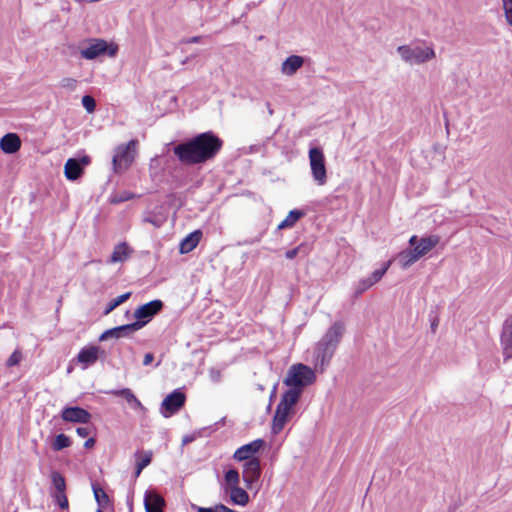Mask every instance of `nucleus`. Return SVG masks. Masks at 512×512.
<instances>
[{"label": "nucleus", "instance_id": "f257e3e1", "mask_svg": "<svg viewBox=\"0 0 512 512\" xmlns=\"http://www.w3.org/2000/svg\"><path fill=\"white\" fill-rule=\"evenodd\" d=\"M221 147V139L212 132H205L186 143L175 146L174 154L183 163L198 164L213 158Z\"/></svg>", "mask_w": 512, "mask_h": 512}, {"label": "nucleus", "instance_id": "f03ea898", "mask_svg": "<svg viewBox=\"0 0 512 512\" xmlns=\"http://www.w3.org/2000/svg\"><path fill=\"white\" fill-rule=\"evenodd\" d=\"M299 398L300 393L298 390H288L283 394L273 417L272 431L274 434L280 433L291 419L293 408Z\"/></svg>", "mask_w": 512, "mask_h": 512}, {"label": "nucleus", "instance_id": "7ed1b4c3", "mask_svg": "<svg viewBox=\"0 0 512 512\" xmlns=\"http://www.w3.org/2000/svg\"><path fill=\"white\" fill-rule=\"evenodd\" d=\"M400 58L409 65H422L436 58L433 45H401L396 49Z\"/></svg>", "mask_w": 512, "mask_h": 512}, {"label": "nucleus", "instance_id": "20e7f679", "mask_svg": "<svg viewBox=\"0 0 512 512\" xmlns=\"http://www.w3.org/2000/svg\"><path fill=\"white\" fill-rule=\"evenodd\" d=\"M316 380V374L314 370L304 364L292 365L284 380V383L290 387L289 390H298L302 393L304 387L311 385Z\"/></svg>", "mask_w": 512, "mask_h": 512}, {"label": "nucleus", "instance_id": "39448f33", "mask_svg": "<svg viewBox=\"0 0 512 512\" xmlns=\"http://www.w3.org/2000/svg\"><path fill=\"white\" fill-rule=\"evenodd\" d=\"M309 165L313 180L323 186L327 182V170L325 164V156L321 148L312 147L308 152Z\"/></svg>", "mask_w": 512, "mask_h": 512}, {"label": "nucleus", "instance_id": "423d86ee", "mask_svg": "<svg viewBox=\"0 0 512 512\" xmlns=\"http://www.w3.org/2000/svg\"><path fill=\"white\" fill-rule=\"evenodd\" d=\"M136 140H130L125 145H120L115 149L113 156V168L115 172L126 170L134 161L136 156Z\"/></svg>", "mask_w": 512, "mask_h": 512}, {"label": "nucleus", "instance_id": "0eeeda50", "mask_svg": "<svg viewBox=\"0 0 512 512\" xmlns=\"http://www.w3.org/2000/svg\"><path fill=\"white\" fill-rule=\"evenodd\" d=\"M185 394L180 390L176 389L169 395H167L161 404V413L164 417H170L174 413L178 412L185 403Z\"/></svg>", "mask_w": 512, "mask_h": 512}, {"label": "nucleus", "instance_id": "6e6552de", "mask_svg": "<svg viewBox=\"0 0 512 512\" xmlns=\"http://www.w3.org/2000/svg\"><path fill=\"white\" fill-rule=\"evenodd\" d=\"M440 241L439 236L430 235L427 237H422L420 239L417 236L413 235L409 239L410 246L414 249L419 258H422L426 254H428L434 247L438 245Z\"/></svg>", "mask_w": 512, "mask_h": 512}, {"label": "nucleus", "instance_id": "1a4fd4ad", "mask_svg": "<svg viewBox=\"0 0 512 512\" xmlns=\"http://www.w3.org/2000/svg\"><path fill=\"white\" fill-rule=\"evenodd\" d=\"M163 303L160 300H153L138 307L134 312L136 322L146 325L151 318L162 309Z\"/></svg>", "mask_w": 512, "mask_h": 512}, {"label": "nucleus", "instance_id": "9d476101", "mask_svg": "<svg viewBox=\"0 0 512 512\" xmlns=\"http://www.w3.org/2000/svg\"><path fill=\"white\" fill-rule=\"evenodd\" d=\"M143 326H144V323L134 322V323L127 324V325L114 327L112 329H109V330H106L105 332H103L100 335L99 340L105 341L110 337H114V338L125 337V336H128V335L138 331Z\"/></svg>", "mask_w": 512, "mask_h": 512}, {"label": "nucleus", "instance_id": "9b49d317", "mask_svg": "<svg viewBox=\"0 0 512 512\" xmlns=\"http://www.w3.org/2000/svg\"><path fill=\"white\" fill-rule=\"evenodd\" d=\"M264 441L262 439H256L248 444H245L238 448L233 457L237 461H249L254 459L255 455L259 452V450L263 447Z\"/></svg>", "mask_w": 512, "mask_h": 512}, {"label": "nucleus", "instance_id": "f8f14e48", "mask_svg": "<svg viewBox=\"0 0 512 512\" xmlns=\"http://www.w3.org/2000/svg\"><path fill=\"white\" fill-rule=\"evenodd\" d=\"M335 350L336 347L326 342L324 339H321L315 350V365L320 366L323 370L324 367L329 363Z\"/></svg>", "mask_w": 512, "mask_h": 512}, {"label": "nucleus", "instance_id": "ddd939ff", "mask_svg": "<svg viewBox=\"0 0 512 512\" xmlns=\"http://www.w3.org/2000/svg\"><path fill=\"white\" fill-rule=\"evenodd\" d=\"M261 474L260 461L258 458L251 459L244 464L243 480L247 488H251L257 482Z\"/></svg>", "mask_w": 512, "mask_h": 512}, {"label": "nucleus", "instance_id": "4468645a", "mask_svg": "<svg viewBox=\"0 0 512 512\" xmlns=\"http://www.w3.org/2000/svg\"><path fill=\"white\" fill-rule=\"evenodd\" d=\"M62 419L67 422L88 423L91 415L81 407H67L62 411Z\"/></svg>", "mask_w": 512, "mask_h": 512}, {"label": "nucleus", "instance_id": "2eb2a0df", "mask_svg": "<svg viewBox=\"0 0 512 512\" xmlns=\"http://www.w3.org/2000/svg\"><path fill=\"white\" fill-rule=\"evenodd\" d=\"M101 349L98 346H87L80 350L77 355V361L82 364L83 369L93 365L98 360Z\"/></svg>", "mask_w": 512, "mask_h": 512}, {"label": "nucleus", "instance_id": "dca6fc26", "mask_svg": "<svg viewBox=\"0 0 512 512\" xmlns=\"http://www.w3.org/2000/svg\"><path fill=\"white\" fill-rule=\"evenodd\" d=\"M501 345L505 360L512 357V317L507 319L501 334Z\"/></svg>", "mask_w": 512, "mask_h": 512}, {"label": "nucleus", "instance_id": "f3484780", "mask_svg": "<svg viewBox=\"0 0 512 512\" xmlns=\"http://www.w3.org/2000/svg\"><path fill=\"white\" fill-rule=\"evenodd\" d=\"M21 148V139L16 133H7L0 139V149L6 154H14Z\"/></svg>", "mask_w": 512, "mask_h": 512}, {"label": "nucleus", "instance_id": "a211bd4d", "mask_svg": "<svg viewBox=\"0 0 512 512\" xmlns=\"http://www.w3.org/2000/svg\"><path fill=\"white\" fill-rule=\"evenodd\" d=\"M144 505L146 512H163L164 499L154 491H146Z\"/></svg>", "mask_w": 512, "mask_h": 512}, {"label": "nucleus", "instance_id": "6ab92c4d", "mask_svg": "<svg viewBox=\"0 0 512 512\" xmlns=\"http://www.w3.org/2000/svg\"><path fill=\"white\" fill-rule=\"evenodd\" d=\"M304 64V58L299 55L287 57L281 64V72L286 76H293Z\"/></svg>", "mask_w": 512, "mask_h": 512}, {"label": "nucleus", "instance_id": "aec40b11", "mask_svg": "<svg viewBox=\"0 0 512 512\" xmlns=\"http://www.w3.org/2000/svg\"><path fill=\"white\" fill-rule=\"evenodd\" d=\"M224 494L229 497V500L234 505L245 506L249 502L248 493L240 486L230 487L223 490Z\"/></svg>", "mask_w": 512, "mask_h": 512}, {"label": "nucleus", "instance_id": "412c9836", "mask_svg": "<svg viewBox=\"0 0 512 512\" xmlns=\"http://www.w3.org/2000/svg\"><path fill=\"white\" fill-rule=\"evenodd\" d=\"M107 51V43L104 40H95L87 48L81 50V56L87 60H92L104 54Z\"/></svg>", "mask_w": 512, "mask_h": 512}, {"label": "nucleus", "instance_id": "4be33fe9", "mask_svg": "<svg viewBox=\"0 0 512 512\" xmlns=\"http://www.w3.org/2000/svg\"><path fill=\"white\" fill-rule=\"evenodd\" d=\"M344 332V325L340 322L334 323L322 337L326 342L337 348Z\"/></svg>", "mask_w": 512, "mask_h": 512}, {"label": "nucleus", "instance_id": "5701e85b", "mask_svg": "<svg viewBox=\"0 0 512 512\" xmlns=\"http://www.w3.org/2000/svg\"><path fill=\"white\" fill-rule=\"evenodd\" d=\"M110 393L114 396L123 397L133 410H143L144 409L142 403L137 399L135 394L129 388H123L120 390H112V391H110Z\"/></svg>", "mask_w": 512, "mask_h": 512}, {"label": "nucleus", "instance_id": "b1692460", "mask_svg": "<svg viewBox=\"0 0 512 512\" xmlns=\"http://www.w3.org/2000/svg\"><path fill=\"white\" fill-rule=\"evenodd\" d=\"M202 233L196 230L187 235L180 243V253L186 254L192 251L199 243Z\"/></svg>", "mask_w": 512, "mask_h": 512}, {"label": "nucleus", "instance_id": "393cba45", "mask_svg": "<svg viewBox=\"0 0 512 512\" xmlns=\"http://www.w3.org/2000/svg\"><path fill=\"white\" fill-rule=\"evenodd\" d=\"M420 258L416 254L413 248L411 249H405L398 253L396 256V260L398 261L400 267L402 269H407L410 266H412L414 263H416Z\"/></svg>", "mask_w": 512, "mask_h": 512}, {"label": "nucleus", "instance_id": "a878e982", "mask_svg": "<svg viewBox=\"0 0 512 512\" xmlns=\"http://www.w3.org/2000/svg\"><path fill=\"white\" fill-rule=\"evenodd\" d=\"M64 173L67 179L76 180L83 173V168L76 159H68L64 166Z\"/></svg>", "mask_w": 512, "mask_h": 512}, {"label": "nucleus", "instance_id": "bb28decb", "mask_svg": "<svg viewBox=\"0 0 512 512\" xmlns=\"http://www.w3.org/2000/svg\"><path fill=\"white\" fill-rule=\"evenodd\" d=\"M131 253L126 243H121L115 246L114 251L110 257V263H117L125 261Z\"/></svg>", "mask_w": 512, "mask_h": 512}, {"label": "nucleus", "instance_id": "cd10ccee", "mask_svg": "<svg viewBox=\"0 0 512 512\" xmlns=\"http://www.w3.org/2000/svg\"><path fill=\"white\" fill-rule=\"evenodd\" d=\"M240 475L236 469H230L225 473L224 483L222 484V490H226L230 487L239 486Z\"/></svg>", "mask_w": 512, "mask_h": 512}, {"label": "nucleus", "instance_id": "c85d7f7f", "mask_svg": "<svg viewBox=\"0 0 512 512\" xmlns=\"http://www.w3.org/2000/svg\"><path fill=\"white\" fill-rule=\"evenodd\" d=\"M303 216V212L298 210H292L286 216V218L278 225V229H284L287 227H292L301 217Z\"/></svg>", "mask_w": 512, "mask_h": 512}, {"label": "nucleus", "instance_id": "c756f323", "mask_svg": "<svg viewBox=\"0 0 512 512\" xmlns=\"http://www.w3.org/2000/svg\"><path fill=\"white\" fill-rule=\"evenodd\" d=\"M131 296V292H127V293H124L122 295H119L118 297H116L115 299H112L105 311H104V315H108L109 313H111L115 308H117L119 305H121L122 303H124L125 301H127Z\"/></svg>", "mask_w": 512, "mask_h": 512}, {"label": "nucleus", "instance_id": "7c9ffc66", "mask_svg": "<svg viewBox=\"0 0 512 512\" xmlns=\"http://www.w3.org/2000/svg\"><path fill=\"white\" fill-rule=\"evenodd\" d=\"M71 445V441L69 439L68 436H66L65 434H59L55 437L53 443H52V448L55 450V451H60L64 448H67Z\"/></svg>", "mask_w": 512, "mask_h": 512}, {"label": "nucleus", "instance_id": "2f4dec72", "mask_svg": "<svg viewBox=\"0 0 512 512\" xmlns=\"http://www.w3.org/2000/svg\"><path fill=\"white\" fill-rule=\"evenodd\" d=\"M392 263V260H389L388 262L384 263L383 267L381 269L375 270L367 279L371 282L372 285L376 284L381 280V278L384 276V274L389 269L390 265Z\"/></svg>", "mask_w": 512, "mask_h": 512}, {"label": "nucleus", "instance_id": "473e14b6", "mask_svg": "<svg viewBox=\"0 0 512 512\" xmlns=\"http://www.w3.org/2000/svg\"><path fill=\"white\" fill-rule=\"evenodd\" d=\"M52 483L56 489V493L65 492L66 483L64 477L59 472H52L51 474Z\"/></svg>", "mask_w": 512, "mask_h": 512}, {"label": "nucleus", "instance_id": "72a5a7b5", "mask_svg": "<svg viewBox=\"0 0 512 512\" xmlns=\"http://www.w3.org/2000/svg\"><path fill=\"white\" fill-rule=\"evenodd\" d=\"M93 493H94V497H95L97 503L100 506H105L106 504H108V502H109L108 495L101 487L94 485Z\"/></svg>", "mask_w": 512, "mask_h": 512}, {"label": "nucleus", "instance_id": "f704fd0d", "mask_svg": "<svg viewBox=\"0 0 512 512\" xmlns=\"http://www.w3.org/2000/svg\"><path fill=\"white\" fill-rule=\"evenodd\" d=\"M152 452L151 451H145L143 454L136 455L137 456V464L139 465L140 469H144L147 467L152 460Z\"/></svg>", "mask_w": 512, "mask_h": 512}, {"label": "nucleus", "instance_id": "c9c22d12", "mask_svg": "<svg viewBox=\"0 0 512 512\" xmlns=\"http://www.w3.org/2000/svg\"><path fill=\"white\" fill-rule=\"evenodd\" d=\"M59 85L61 88L65 89V90L74 91L77 88L78 81L71 77H65V78L61 79Z\"/></svg>", "mask_w": 512, "mask_h": 512}, {"label": "nucleus", "instance_id": "e433bc0d", "mask_svg": "<svg viewBox=\"0 0 512 512\" xmlns=\"http://www.w3.org/2000/svg\"><path fill=\"white\" fill-rule=\"evenodd\" d=\"M23 359V354L20 350H15L6 361L7 367H13L18 365Z\"/></svg>", "mask_w": 512, "mask_h": 512}, {"label": "nucleus", "instance_id": "4c0bfd02", "mask_svg": "<svg viewBox=\"0 0 512 512\" xmlns=\"http://www.w3.org/2000/svg\"><path fill=\"white\" fill-rule=\"evenodd\" d=\"M82 105L88 113H92L95 110L96 102L93 97L85 95L82 97Z\"/></svg>", "mask_w": 512, "mask_h": 512}, {"label": "nucleus", "instance_id": "58836bf2", "mask_svg": "<svg viewBox=\"0 0 512 512\" xmlns=\"http://www.w3.org/2000/svg\"><path fill=\"white\" fill-rule=\"evenodd\" d=\"M372 286L373 285L371 284V282L367 278L360 280L358 282V284L356 285L355 295L356 296L361 295L362 293H364L366 290H368Z\"/></svg>", "mask_w": 512, "mask_h": 512}, {"label": "nucleus", "instance_id": "ea45409f", "mask_svg": "<svg viewBox=\"0 0 512 512\" xmlns=\"http://www.w3.org/2000/svg\"><path fill=\"white\" fill-rule=\"evenodd\" d=\"M503 8L507 22L512 25V0H503Z\"/></svg>", "mask_w": 512, "mask_h": 512}, {"label": "nucleus", "instance_id": "a19ab883", "mask_svg": "<svg viewBox=\"0 0 512 512\" xmlns=\"http://www.w3.org/2000/svg\"><path fill=\"white\" fill-rule=\"evenodd\" d=\"M55 499L58 503V505L62 508V509H65L68 507V499L65 495V492H60V493H56L55 494Z\"/></svg>", "mask_w": 512, "mask_h": 512}, {"label": "nucleus", "instance_id": "79ce46f5", "mask_svg": "<svg viewBox=\"0 0 512 512\" xmlns=\"http://www.w3.org/2000/svg\"><path fill=\"white\" fill-rule=\"evenodd\" d=\"M304 252L303 251V245H299L298 247L294 248V249H291V250H288L286 253H285V256L286 258L288 259H293L295 258L297 255H299L300 253Z\"/></svg>", "mask_w": 512, "mask_h": 512}, {"label": "nucleus", "instance_id": "37998d69", "mask_svg": "<svg viewBox=\"0 0 512 512\" xmlns=\"http://www.w3.org/2000/svg\"><path fill=\"white\" fill-rule=\"evenodd\" d=\"M76 433L82 437L85 438L90 435V429L88 427H78L76 429Z\"/></svg>", "mask_w": 512, "mask_h": 512}, {"label": "nucleus", "instance_id": "c03bdc74", "mask_svg": "<svg viewBox=\"0 0 512 512\" xmlns=\"http://www.w3.org/2000/svg\"><path fill=\"white\" fill-rule=\"evenodd\" d=\"M154 356L152 353H146L143 359V365L147 366L152 363Z\"/></svg>", "mask_w": 512, "mask_h": 512}, {"label": "nucleus", "instance_id": "a18cd8bd", "mask_svg": "<svg viewBox=\"0 0 512 512\" xmlns=\"http://www.w3.org/2000/svg\"><path fill=\"white\" fill-rule=\"evenodd\" d=\"M198 512H216L218 511V505H216L215 507H211V508H203V507H198Z\"/></svg>", "mask_w": 512, "mask_h": 512}, {"label": "nucleus", "instance_id": "49530a36", "mask_svg": "<svg viewBox=\"0 0 512 512\" xmlns=\"http://www.w3.org/2000/svg\"><path fill=\"white\" fill-rule=\"evenodd\" d=\"M94 444H95V440H94V438H88V439L85 441V443H84V447H85V448H91V447H93V446H94Z\"/></svg>", "mask_w": 512, "mask_h": 512}, {"label": "nucleus", "instance_id": "de8ad7c7", "mask_svg": "<svg viewBox=\"0 0 512 512\" xmlns=\"http://www.w3.org/2000/svg\"><path fill=\"white\" fill-rule=\"evenodd\" d=\"M142 470H143V469H140V468H139V465H138V464H136V470H135V477H136V478L141 474Z\"/></svg>", "mask_w": 512, "mask_h": 512}, {"label": "nucleus", "instance_id": "09e8293b", "mask_svg": "<svg viewBox=\"0 0 512 512\" xmlns=\"http://www.w3.org/2000/svg\"><path fill=\"white\" fill-rule=\"evenodd\" d=\"M199 41V37H192L188 42L189 43H196Z\"/></svg>", "mask_w": 512, "mask_h": 512}, {"label": "nucleus", "instance_id": "8fccbe9b", "mask_svg": "<svg viewBox=\"0 0 512 512\" xmlns=\"http://www.w3.org/2000/svg\"><path fill=\"white\" fill-rule=\"evenodd\" d=\"M148 222L152 223L155 226H158V224L155 222V220L146 219Z\"/></svg>", "mask_w": 512, "mask_h": 512}, {"label": "nucleus", "instance_id": "3c124183", "mask_svg": "<svg viewBox=\"0 0 512 512\" xmlns=\"http://www.w3.org/2000/svg\"><path fill=\"white\" fill-rule=\"evenodd\" d=\"M97 512H103L101 509H98Z\"/></svg>", "mask_w": 512, "mask_h": 512}]
</instances>
